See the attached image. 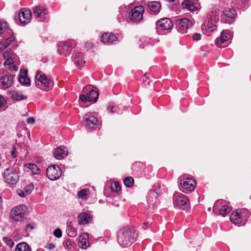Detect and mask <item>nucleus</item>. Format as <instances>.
Wrapping results in <instances>:
<instances>
[{"instance_id": "f257e3e1", "label": "nucleus", "mask_w": 251, "mask_h": 251, "mask_svg": "<svg viewBox=\"0 0 251 251\" xmlns=\"http://www.w3.org/2000/svg\"><path fill=\"white\" fill-rule=\"evenodd\" d=\"M137 234L134 229L125 227L119 230L117 233V241L122 247L130 246L136 240Z\"/></svg>"}, {"instance_id": "f03ea898", "label": "nucleus", "mask_w": 251, "mask_h": 251, "mask_svg": "<svg viewBox=\"0 0 251 251\" xmlns=\"http://www.w3.org/2000/svg\"><path fill=\"white\" fill-rule=\"evenodd\" d=\"M35 86L43 90L48 91L52 87V83L41 71L38 70L35 75Z\"/></svg>"}, {"instance_id": "7ed1b4c3", "label": "nucleus", "mask_w": 251, "mask_h": 251, "mask_svg": "<svg viewBox=\"0 0 251 251\" xmlns=\"http://www.w3.org/2000/svg\"><path fill=\"white\" fill-rule=\"evenodd\" d=\"M91 85H88L84 87L83 94L80 96V100L83 101L96 102L98 99L99 94L96 91L91 88Z\"/></svg>"}, {"instance_id": "20e7f679", "label": "nucleus", "mask_w": 251, "mask_h": 251, "mask_svg": "<svg viewBox=\"0 0 251 251\" xmlns=\"http://www.w3.org/2000/svg\"><path fill=\"white\" fill-rule=\"evenodd\" d=\"M75 46V42L73 40L61 42L59 44L57 50L60 55L67 56L70 54L72 49Z\"/></svg>"}, {"instance_id": "39448f33", "label": "nucleus", "mask_w": 251, "mask_h": 251, "mask_svg": "<svg viewBox=\"0 0 251 251\" xmlns=\"http://www.w3.org/2000/svg\"><path fill=\"white\" fill-rule=\"evenodd\" d=\"M173 200L174 205L176 207L185 210L189 206L188 199L182 194H175L173 196Z\"/></svg>"}, {"instance_id": "423d86ee", "label": "nucleus", "mask_w": 251, "mask_h": 251, "mask_svg": "<svg viewBox=\"0 0 251 251\" xmlns=\"http://www.w3.org/2000/svg\"><path fill=\"white\" fill-rule=\"evenodd\" d=\"M5 182L9 187L13 188L16 184V169L14 167L6 169L3 174Z\"/></svg>"}, {"instance_id": "0eeeda50", "label": "nucleus", "mask_w": 251, "mask_h": 251, "mask_svg": "<svg viewBox=\"0 0 251 251\" xmlns=\"http://www.w3.org/2000/svg\"><path fill=\"white\" fill-rule=\"evenodd\" d=\"M15 55L14 52L9 51L8 50H5L3 53V57L6 59L4 65L11 72L16 71Z\"/></svg>"}, {"instance_id": "6e6552de", "label": "nucleus", "mask_w": 251, "mask_h": 251, "mask_svg": "<svg viewBox=\"0 0 251 251\" xmlns=\"http://www.w3.org/2000/svg\"><path fill=\"white\" fill-rule=\"evenodd\" d=\"M47 177L51 180H55L59 178L62 174L60 168L55 165L49 166L46 170Z\"/></svg>"}, {"instance_id": "1a4fd4ad", "label": "nucleus", "mask_w": 251, "mask_h": 251, "mask_svg": "<svg viewBox=\"0 0 251 251\" xmlns=\"http://www.w3.org/2000/svg\"><path fill=\"white\" fill-rule=\"evenodd\" d=\"M176 22L177 30L181 33H186L187 29L192 27L193 25L192 21L186 18H180L176 19Z\"/></svg>"}, {"instance_id": "9d476101", "label": "nucleus", "mask_w": 251, "mask_h": 251, "mask_svg": "<svg viewBox=\"0 0 251 251\" xmlns=\"http://www.w3.org/2000/svg\"><path fill=\"white\" fill-rule=\"evenodd\" d=\"M228 204V203L226 201L218 200L215 202L214 205V210L221 206V207L219 210V214L225 217L231 211V208L229 206Z\"/></svg>"}, {"instance_id": "9b49d317", "label": "nucleus", "mask_w": 251, "mask_h": 251, "mask_svg": "<svg viewBox=\"0 0 251 251\" xmlns=\"http://www.w3.org/2000/svg\"><path fill=\"white\" fill-rule=\"evenodd\" d=\"M144 11V7L142 5L135 6L130 12V20L134 22H140L143 18Z\"/></svg>"}, {"instance_id": "f8f14e48", "label": "nucleus", "mask_w": 251, "mask_h": 251, "mask_svg": "<svg viewBox=\"0 0 251 251\" xmlns=\"http://www.w3.org/2000/svg\"><path fill=\"white\" fill-rule=\"evenodd\" d=\"M180 184L182 188V191L186 193L192 192L195 189L196 182L192 178H184L181 179Z\"/></svg>"}, {"instance_id": "ddd939ff", "label": "nucleus", "mask_w": 251, "mask_h": 251, "mask_svg": "<svg viewBox=\"0 0 251 251\" xmlns=\"http://www.w3.org/2000/svg\"><path fill=\"white\" fill-rule=\"evenodd\" d=\"M83 120L84 125L90 128H94L98 124V118L90 113L84 115Z\"/></svg>"}, {"instance_id": "4468645a", "label": "nucleus", "mask_w": 251, "mask_h": 251, "mask_svg": "<svg viewBox=\"0 0 251 251\" xmlns=\"http://www.w3.org/2000/svg\"><path fill=\"white\" fill-rule=\"evenodd\" d=\"M31 11L27 9H22L19 13V20L21 25L28 24L31 19Z\"/></svg>"}, {"instance_id": "2eb2a0df", "label": "nucleus", "mask_w": 251, "mask_h": 251, "mask_svg": "<svg viewBox=\"0 0 251 251\" xmlns=\"http://www.w3.org/2000/svg\"><path fill=\"white\" fill-rule=\"evenodd\" d=\"M33 16L36 17L37 18H40L39 21L45 22L47 19V12H46V9L42 6H36L33 10Z\"/></svg>"}, {"instance_id": "dca6fc26", "label": "nucleus", "mask_w": 251, "mask_h": 251, "mask_svg": "<svg viewBox=\"0 0 251 251\" xmlns=\"http://www.w3.org/2000/svg\"><path fill=\"white\" fill-rule=\"evenodd\" d=\"M158 30H169L173 27V25L171 20L169 18H162L156 23Z\"/></svg>"}, {"instance_id": "f3484780", "label": "nucleus", "mask_w": 251, "mask_h": 251, "mask_svg": "<svg viewBox=\"0 0 251 251\" xmlns=\"http://www.w3.org/2000/svg\"><path fill=\"white\" fill-rule=\"evenodd\" d=\"M235 11L233 9L230 8L226 9L221 15L222 21L225 23H229L235 18Z\"/></svg>"}, {"instance_id": "a211bd4d", "label": "nucleus", "mask_w": 251, "mask_h": 251, "mask_svg": "<svg viewBox=\"0 0 251 251\" xmlns=\"http://www.w3.org/2000/svg\"><path fill=\"white\" fill-rule=\"evenodd\" d=\"M27 70L25 69H21L20 71V74L18 81L21 84L28 87L30 85V80L27 76Z\"/></svg>"}, {"instance_id": "6ab92c4d", "label": "nucleus", "mask_w": 251, "mask_h": 251, "mask_svg": "<svg viewBox=\"0 0 251 251\" xmlns=\"http://www.w3.org/2000/svg\"><path fill=\"white\" fill-rule=\"evenodd\" d=\"M25 172L29 173L31 175H38L40 174V170L39 167L33 163H27L24 165Z\"/></svg>"}, {"instance_id": "aec40b11", "label": "nucleus", "mask_w": 251, "mask_h": 251, "mask_svg": "<svg viewBox=\"0 0 251 251\" xmlns=\"http://www.w3.org/2000/svg\"><path fill=\"white\" fill-rule=\"evenodd\" d=\"M230 220L235 225L240 226L245 224V221L241 218V214L238 209L230 215Z\"/></svg>"}, {"instance_id": "412c9836", "label": "nucleus", "mask_w": 251, "mask_h": 251, "mask_svg": "<svg viewBox=\"0 0 251 251\" xmlns=\"http://www.w3.org/2000/svg\"><path fill=\"white\" fill-rule=\"evenodd\" d=\"M67 149L63 146H61L57 148L53 152L54 157L57 159L64 158L67 156Z\"/></svg>"}, {"instance_id": "4be33fe9", "label": "nucleus", "mask_w": 251, "mask_h": 251, "mask_svg": "<svg viewBox=\"0 0 251 251\" xmlns=\"http://www.w3.org/2000/svg\"><path fill=\"white\" fill-rule=\"evenodd\" d=\"M73 61L81 69L85 64V61L83 59V53L79 51H75L73 56Z\"/></svg>"}, {"instance_id": "5701e85b", "label": "nucleus", "mask_w": 251, "mask_h": 251, "mask_svg": "<svg viewBox=\"0 0 251 251\" xmlns=\"http://www.w3.org/2000/svg\"><path fill=\"white\" fill-rule=\"evenodd\" d=\"M14 77L11 75H7L0 78V85L3 88L10 87L13 84Z\"/></svg>"}, {"instance_id": "b1692460", "label": "nucleus", "mask_w": 251, "mask_h": 251, "mask_svg": "<svg viewBox=\"0 0 251 251\" xmlns=\"http://www.w3.org/2000/svg\"><path fill=\"white\" fill-rule=\"evenodd\" d=\"M89 235L86 233L81 234L78 237V246L83 249H86L89 246Z\"/></svg>"}, {"instance_id": "393cba45", "label": "nucleus", "mask_w": 251, "mask_h": 251, "mask_svg": "<svg viewBox=\"0 0 251 251\" xmlns=\"http://www.w3.org/2000/svg\"><path fill=\"white\" fill-rule=\"evenodd\" d=\"M27 213V207L26 205H21L17 207V221H22Z\"/></svg>"}, {"instance_id": "a878e982", "label": "nucleus", "mask_w": 251, "mask_h": 251, "mask_svg": "<svg viewBox=\"0 0 251 251\" xmlns=\"http://www.w3.org/2000/svg\"><path fill=\"white\" fill-rule=\"evenodd\" d=\"M147 6L151 12L155 14L158 13L161 9V4L159 1H150L147 3Z\"/></svg>"}, {"instance_id": "bb28decb", "label": "nucleus", "mask_w": 251, "mask_h": 251, "mask_svg": "<svg viewBox=\"0 0 251 251\" xmlns=\"http://www.w3.org/2000/svg\"><path fill=\"white\" fill-rule=\"evenodd\" d=\"M91 219L92 217L89 213L82 212L78 216V223L79 225H85L88 223Z\"/></svg>"}, {"instance_id": "cd10ccee", "label": "nucleus", "mask_w": 251, "mask_h": 251, "mask_svg": "<svg viewBox=\"0 0 251 251\" xmlns=\"http://www.w3.org/2000/svg\"><path fill=\"white\" fill-rule=\"evenodd\" d=\"M116 39V36L112 33H105L101 37V41L105 44L112 42Z\"/></svg>"}, {"instance_id": "c85d7f7f", "label": "nucleus", "mask_w": 251, "mask_h": 251, "mask_svg": "<svg viewBox=\"0 0 251 251\" xmlns=\"http://www.w3.org/2000/svg\"><path fill=\"white\" fill-rule=\"evenodd\" d=\"M230 38V35L228 33L222 32L219 39L216 41V44L217 47H221V45L224 42L229 40Z\"/></svg>"}, {"instance_id": "c756f323", "label": "nucleus", "mask_w": 251, "mask_h": 251, "mask_svg": "<svg viewBox=\"0 0 251 251\" xmlns=\"http://www.w3.org/2000/svg\"><path fill=\"white\" fill-rule=\"evenodd\" d=\"M183 9H186L190 11H195L197 7L190 0H184L182 3Z\"/></svg>"}, {"instance_id": "7c9ffc66", "label": "nucleus", "mask_w": 251, "mask_h": 251, "mask_svg": "<svg viewBox=\"0 0 251 251\" xmlns=\"http://www.w3.org/2000/svg\"><path fill=\"white\" fill-rule=\"evenodd\" d=\"M17 251H31V250L25 242H22L17 245Z\"/></svg>"}, {"instance_id": "2f4dec72", "label": "nucleus", "mask_w": 251, "mask_h": 251, "mask_svg": "<svg viewBox=\"0 0 251 251\" xmlns=\"http://www.w3.org/2000/svg\"><path fill=\"white\" fill-rule=\"evenodd\" d=\"M240 214L241 216V218L244 220L245 221V223H246V221L247 220L248 217L250 216V212L249 210L245 208L238 209Z\"/></svg>"}, {"instance_id": "473e14b6", "label": "nucleus", "mask_w": 251, "mask_h": 251, "mask_svg": "<svg viewBox=\"0 0 251 251\" xmlns=\"http://www.w3.org/2000/svg\"><path fill=\"white\" fill-rule=\"evenodd\" d=\"M216 23L213 21L208 20L207 22L204 24L205 26L207 27V30L210 31H214L216 29Z\"/></svg>"}, {"instance_id": "72a5a7b5", "label": "nucleus", "mask_w": 251, "mask_h": 251, "mask_svg": "<svg viewBox=\"0 0 251 251\" xmlns=\"http://www.w3.org/2000/svg\"><path fill=\"white\" fill-rule=\"evenodd\" d=\"M20 133L17 134L18 137L20 139L19 141V144L20 147H21V144H24V138L25 137L26 130L23 128L20 131Z\"/></svg>"}, {"instance_id": "f704fd0d", "label": "nucleus", "mask_w": 251, "mask_h": 251, "mask_svg": "<svg viewBox=\"0 0 251 251\" xmlns=\"http://www.w3.org/2000/svg\"><path fill=\"white\" fill-rule=\"evenodd\" d=\"M8 27V25L5 22L0 21V36L4 33Z\"/></svg>"}, {"instance_id": "c9c22d12", "label": "nucleus", "mask_w": 251, "mask_h": 251, "mask_svg": "<svg viewBox=\"0 0 251 251\" xmlns=\"http://www.w3.org/2000/svg\"><path fill=\"white\" fill-rule=\"evenodd\" d=\"M124 184L127 187H131L134 184V179L130 176H128L124 179Z\"/></svg>"}, {"instance_id": "e433bc0d", "label": "nucleus", "mask_w": 251, "mask_h": 251, "mask_svg": "<svg viewBox=\"0 0 251 251\" xmlns=\"http://www.w3.org/2000/svg\"><path fill=\"white\" fill-rule=\"evenodd\" d=\"M67 233L69 236L75 237L77 235V231L73 227H69L67 230Z\"/></svg>"}, {"instance_id": "4c0bfd02", "label": "nucleus", "mask_w": 251, "mask_h": 251, "mask_svg": "<svg viewBox=\"0 0 251 251\" xmlns=\"http://www.w3.org/2000/svg\"><path fill=\"white\" fill-rule=\"evenodd\" d=\"M13 40V38L11 37L8 39L5 42H0V51L4 50Z\"/></svg>"}, {"instance_id": "58836bf2", "label": "nucleus", "mask_w": 251, "mask_h": 251, "mask_svg": "<svg viewBox=\"0 0 251 251\" xmlns=\"http://www.w3.org/2000/svg\"><path fill=\"white\" fill-rule=\"evenodd\" d=\"M111 188L112 191L114 192H118L121 190V186L118 182H114L111 184Z\"/></svg>"}, {"instance_id": "ea45409f", "label": "nucleus", "mask_w": 251, "mask_h": 251, "mask_svg": "<svg viewBox=\"0 0 251 251\" xmlns=\"http://www.w3.org/2000/svg\"><path fill=\"white\" fill-rule=\"evenodd\" d=\"M34 185L33 183H30L27 186H26L24 189V193L25 194V195H28L32 191V190L34 189Z\"/></svg>"}, {"instance_id": "a19ab883", "label": "nucleus", "mask_w": 251, "mask_h": 251, "mask_svg": "<svg viewBox=\"0 0 251 251\" xmlns=\"http://www.w3.org/2000/svg\"><path fill=\"white\" fill-rule=\"evenodd\" d=\"M88 194V190L87 189H82L79 191L77 193V196L79 198L86 199Z\"/></svg>"}, {"instance_id": "79ce46f5", "label": "nucleus", "mask_w": 251, "mask_h": 251, "mask_svg": "<svg viewBox=\"0 0 251 251\" xmlns=\"http://www.w3.org/2000/svg\"><path fill=\"white\" fill-rule=\"evenodd\" d=\"M3 242L10 248L13 247L14 245V242L9 237H4L2 239Z\"/></svg>"}, {"instance_id": "37998d69", "label": "nucleus", "mask_w": 251, "mask_h": 251, "mask_svg": "<svg viewBox=\"0 0 251 251\" xmlns=\"http://www.w3.org/2000/svg\"><path fill=\"white\" fill-rule=\"evenodd\" d=\"M6 104V100L2 96H0V110H2L5 109Z\"/></svg>"}, {"instance_id": "c03bdc74", "label": "nucleus", "mask_w": 251, "mask_h": 251, "mask_svg": "<svg viewBox=\"0 0 251 251\" xmlns=\"http://www.w3.org/2000/svg\"><path fill=\"white\" fill-rule=\"evenodd\" d=\"M249 0H235V2L238 5V7H245L246 4L248 3Z\"/></svg>"}, {"instance_id": "a18cd8bd", "label": "nucleus", "mask_w": 251, "mask_h": 251, "mask_svg": "<svg viewBox=\"0 0 251 251\" xmlns=\"http://www.w3.org/2000/svg\"><path fill=\"white\" fill-rule=\"evenodd\" d=\"M27 98V96L22 93H17V101L25 100Z\"/></svg>"}, {"instance_id": "49530a36", "label": "nucleus", "mask_w": 251, "mask_h": 251, "mask_svg": "<svg viewBox=\"0 0 251 251\" xmlns=\"http://www.w3.org/2000/svg\"><path fill=\"white\" fill-rule=\"evenodd\" d=\"M53 235L57 238H60L62 236V231L60 229L57 228L53 231Z\"/></svg>"}, {"instance_id": "de8ad7c7", "label": "nucleus", "mask_w": 251, "mask_h": 251, "mask_svg": "<svg viewBox=\"0 0 251 251\" xmlns=\"http://www.w3.org/2000/svg\"><path fill=\"white\" fill-rule=\"evenodd\" d=\"M17 194L21 197L25 198L27 196L24 193V191L21 189L17 190Z\"/></svg>"}, {"instance_id": "09e8293b", "label": "nucleus", "mask_w": 251, "mask_h": 251, "mask_svg": "<svg viewBox=\"0 0 251 251\" xmlns=\"http://www.w3.org/2000/svg\"><path fill=\"white\" fill-rule=\"evenodd\" d=\"M66 247L68 249H71L72 248V245L71 241L70 239H67L66 241Z\"/></svg>"}, {"instance_id": "8fccbe9b", "label": "nucleus", "mask_w": 251, "mask_h": 251, "mask_svg": "<svg viewBox=\"0 0 251 251\" xmlns=\"http://www.w3.org/2000/svg\"><path fill=\"white\" fill-rule=\"evenodd\" d=\"M194 40L199 41L201 38V35L200 33H196L193 36Z\"/></svg>"}, {"instance_id": "3c124183", "label": "nucleus", "mask_w": 251, "mask_h": 251, "mask_svg": "<svg viewBox=\"0 0 251 251\" xmlns=\"http://www.w3.org/2000/svg\"><path fill=\"white\" fill-rule=\"evenodd\" d=\"M10 217L14 220L16 221V209H12L10 212Z\"/></svg>"}, {"instance_id": "603ef678", "label": "nucleus", "mask_w": 251, "mask_h": 251, "mask_svg": "<svg viewBox=\"0 0 251 251\" xmlns=\"http://www.w3.org/2000/svg\"><path fill=\"white\" fill-rule=\"evenodd\" d=\"M211 19L212 21H213L215 23L218 20V17L216 14H212L211 16Z\"/></svg>"}, {"instance_id": "864d4df0", "label": "nucleus", "mask_w": 251, "mask_h": 251, "mask_svg": "<svg viewBox=\"0 0 251 251\" xmlns=\"http://www.w3.org/2000/svg\"><path fill=\"white\" fill-rule=\"evenodd\" d=\"M26 122L28 124H34L35 120L33 117H29L27 119Z\"/></svg>"}, {"instance_id": "5fc2aeb1", "label": "nucleus", "mask_w": 251, "mask_h": 251, "mask_svg": "<svg viewBox=\"0 0 251 251\" xmlns=\"http://www.w3.org/2000/svg\"><path fill=\"white\" fill-rule=\"evenodd\" d=\"M47 246L50 250H52L55 248V245L52 244H48Z\"/></svg>"}, {"instance_id": "6e6d98bb", "label": "nucleus", "mask_w": 251, "mask_h": 251, "mask_svg": "<svg viewBox=\"0 0 251 251\" xmlns=\"http://www.w3.org/2000/svg\"><path fill=\"white\" fill-rule=\"evenodd\" d=\"M15 150H16L15 147H13V150L11 151V155L13 156V157H16Z\"/></svg>"}, {"instance_id": "4d7b16f0", "label": "nucleus", "mask_w": 251, "mask_h": 251, "mask_svg": "<svg viewBox=\"0 0 251 251\" xmlns=\"http://www.w3.org/2000/svg\"><path fill=\"white\" fill-rule=\"evenodd\" d=\"M28 110L26 108L25 109V114H22V116H26L28 115Z\"/></svg>"}, {"instance_id": "13d9d810", "label": "nucleus", "mask_w": 251, "mask_h": 251, "mask_svg": "<svg viewBox=\"0 0 251 251\" xmlns=\"http://www.w3.org/2000/svg\"><path fill=\"white\" fill-rule=\"evenodd\" d=\"M1 201H2V199L0 197V209H1Z\"/></svg>"}, {"instance_id": "bf43d9fd", "label": "nucleus", "mask_w": 251, "mask_h": 251, "mask_svg": "<svg viewBox=\"0 0 251 251\" xmlns=\"http://www.w3.org/2000/svg\"><path fill=\"white\" fill-rule=\"evenodd\" d=\"M26 226H27V228H28V227H29V228H30L31 229H32V226H31V225H27Z\"/></svg>"}, {"instance_id": "052dcab7", "label": "nucleus", "mask_w": 251, "mask_h": 251, "mask_svg": "<svg viewBox=\"0 0 251 251\" xmlns=\"http://www.w3.org/2000/svg\"><path fill=\"white\" fill-rule=\"evenodd\" d=\"M169 0V1H170V2H173V1H174L175 0Z\"/></svg>"}, {"instance_id": "680f3d73", "label": "nucleus", "mask_w": 251, "mask_h": 251, "mask_svg": "<svg viewBox=\"0 0 251 251\" xmlns=\"http://www.w3.org/2000/svg\"><path fill=\"white\" fill-rule=\"evenodd\" d=\"M208 210L209 211H211V207L208 208Z\"/></svg>"}, {"instance_id": "e2e57ef3", "label": "nucleus", "mask_w": 251, "mask_h": 251, "mask_svg": "<svg viewBox=\"0 0 251 251\" xmlns=\"http://www.w3.org/2000/svg\"><path fill=\"white\" fill-rule=\"evenodd\" d=\"M148 224H149V223L148 224ZM145 225H147V223H145Z\"/></svg>"}, {"instance_id": "0e129e2a", "label": "nucleus", "mask_w": 251, "mask_h": 251, "mask_svg": "<svg viewBox=\"0 0 251 251\" xmlns=\"http://www.w3.org/2000/svg\"><path fill=\"white\" fill-rule=\"evenodd\" d=\"M16 238H17V239H18V235H17Z\"/></svg>"}, {"instance_id": "69168bd1", "label": "nucleus", "mask_w": 251, "mask_h": 251, "mask_svg": "<svg viewBox=\"0 0 251 251\" xmlns=\"http://www.w3.org/2000/svg\"><path fill=\"white\" fill-rule=\"evenodd\" d=\"M36 251H41V250H37Z\"/></svg>"}]
</instances>
